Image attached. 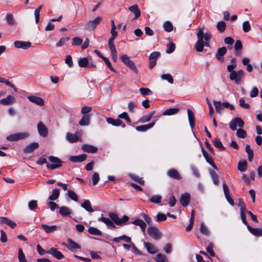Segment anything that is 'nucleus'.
Here are the masks:
<instances>
[{
	"label": "nucleus",
	"mask_w": 262,
	"mask_h": 262,
	"mask_svg": "<svg viewBox=\"0 0 262 262\" xmlns=\"http://www.w3.org/2000/svg\"><path fill=\"white\" fill-rule=\"evenodd\" d=\"M108 216L111 219L105 217H100L98 219V221L104 223L108 228H116L115 224L121 226L129 220V217L126 215H123L122 219H120L118 215L113 212H110Z\"/></svg>",
	"instance_id": "obj_1"
},
{
	"label": "nucleus",
	"mask_w": 262,
	"mask_h": 262,
	"mask_svg": "<svg viewBox=\"0 0 262 262\" xmlns=\"http://www.w3.org/2000/svg\"><path fill=\"white\" fill-rule=\"evenodd\" d=\"M198 41L195 45V49L198 52H201L203 50V38L205 41H208L211 37V35L209 32L204 33V28H199L196 33Z\"/></svg>",
	"instance_id": "obj_2"
},
{
	"label": "nucleus",
	"mask_w": 262,
	"mask_h": 262,
	"mask_svg": "<svg viewBox=\"0 0 262 262\" xmlns=\"http://www.w3.org/2000/svg\"><path fill=\"white\" fill-rule=\"evenodd\" d=\"M48 159L52 164H48L46 166L47 168L50 169H55L62 166L63 161L57 157L50 156L48 157Z\"/></svg>",
	"instance_id": "obj_3"
},
{
	"label": "nucleus",
	"mask_w": 262,
	"mask_h": 262,
	"mask_svg": "<svg viewBox=\"0 0 262 262\" xmlns=\"http://www.w3.org/2000/svg\"><path fill=\"white\" fill-rule=\"evenodd\" d=\"M101 16H97L94 19L89 21L84 26V29L89 31H94L96 27L102 21Z\"/></svg>",
	"instance_id": "obj_4"
},
{
	"label": "nucleus",
	"mask_w": 262,
	"mask_h": 262,
	"mask_svg": "<svg viewBox=\"0 0 262 262\" xmlns=\"http://www.w3.org/2000/svg\"><path fill=\"white\" fill-rule=\"evenodd\" d=\"M147 232L151 238L155 240L159 239L162 236V233L156 226H149L147 228Z\"/></svg>",
	"instance_id": "obj_5"
},
{
	"label": "nucleus",
	"mask_w": 262,
	"mask_h": 262,
	"mask_svg": "<svg viewBox=\"0 0 262 262\" xmlns=\"http://www.w3.org/2000/svg\"><path fill=\"white\" fill-rule=\"evenodd\" d=\"M229 72L230 73L229 76L230 79L234 81L237 84H239L241 83L242 78L244 76V71L243 70H239L237 71H232Z\"/></svg>",
	"instance_id": "obj_6"
},
{
	"label": "nucleus",
	"mask_w": 262,
	"mask_h": 262,
	"mask_svg": "<svg viewBox=\"0 0 262 262\" xmlns=\"http://www.w3.org/2000/svg\"><path fill=\"white\" fill-rule=\"evenodd\" d=\"M28 132H20L8 136L6 138L9 141H17L19 140L25 139L29 136Z\"/></svg>",
	"instance_id": "obj_7"
},
{
	"label": "nucleus",
	"mask_w": 262,
	"mask_h": 262,
	"mask_svg": "<svg viewBox=\"0 0 262 262\" xmlns=\"http://www.w3.org/2000/svg\"><path fill=\"white\" fill-rule=\"evenodd\" d=\"M237 125L239 127H242L244 125V121L239 117H236L234 119L232 120L229 124L230 128L233 130L236 129Z\"/></svg>",
	"instance_id": "obj_8"
},
{
	"label": "nucleus",
	"mask_w": 262,
	"mask_h": 262,
	"mask_svg": "<svg viewBox=\"0 0 262 262\" xmlns=\"http://www.w3.org/2000/svg\"><path fill=\"white\" fill-rule=\"evenodd\" d=\"M160 55V53L159 52H154L150 54L149 56V68L152 69L156 64L157 59L158 57Z\"/></svg>",
	"instance_id": "obj_9"
},
{
	"label": "nucleus",
	"mask_w": 262,
	"mask_h": 262,
	"mask_svg": "<svg viewBox=\"0 0 262 262\" xmlns=\"http://www.w3.org/2000/svg\"><path fill=\"white\" fill-rule=\"evenodd\" d=\"M202 151L204 157L205 158L206 162L209 163L213 168L216 170H218V168L216 165L213 162L212 158L208 154V153L204 149V148H202Z\"/></svg>",
	"instance_id": "obj_10"
},
{
	"label": "nucleus",
	"mask_w": 262,
	"mask_h": 262,
	"mask_svg": "<svg viewBox=\"0 0 262 262\" xmlns=\"http://www.w3.org/2000/svg\"><path fill=\"white\" fill-rule=\"evenodd\" d=\"M108 45L111 51L112 59L114 62H116L117 60V52L114 43V41L108 40Z\"/></svg>",
	"instance_id": "obj_11"
},
{
	"label": "nucleus",
	"mask_w": 262,
	"mask_h": 262,
	"mask_svg": "<svg viewBox=\"0 0 262 262\" xmlns=\"http://www.w3.org/2000/svg\"><path fill=\"white\" fill-rule=\"evenodd\" d=\"M37 130L39 134L41 137H45L48 135V129L46 125L41 121L37 124Z\"/></svg>",
	"instance_id": "obj_12"
},
{
	"label": "nucleus",
	"mask_w": 262,
	"mask_h": 262,
	"mask_svg": "<svg viewBox=\"0 0 262 262\" xmlns=\"http://www.w3.org/2000/svg\"><path fill=\"white\" fill-rule=\"evenodd\" d=\"M47 253L51 254L54 258L57 259H61L64 257V255L59 251L53 247L51 248L47 251Z\"/></svg>",
	"instance_id": "obj_13"
},
{
	"label": "nucleus",
	"mask_w": 262,
	"mask_h": 262,
	"mask_svg": "<svg viewBox=\"0 0 262 262\" xmlns=\"http://www.w3.org/2000/svg\"><path fill=\"white\" fill-rule=\"evenodd\" d=\"M39 147V144L37 142H33L27 145L24 149V152L27 154H30L33 152Z\"/></svg>",
	"instance_id": "obj_14"
},
{
	"label": "nucleus",
	"mask_w": 262,
	"mask_h": 262,
	"mask_svg": "<svg viewBox=\"0 0 262 262\" xmlns=\"http://www.w3.org/2000/svg\"><path fill=\"white\" fill-rule=\"evenodd\" d=\"M14 45L16 48L28 49L31 47V43L29 41H15Z\"/></svg>",
	"instance_id": "obj_15"
},
{
	"label": "nucleus",
	"mask_w": 262,
	"mask_h": 262,
	"mask_svg": "<svg viewBox=\"0 0 262 262\" xmlns=\"http://www.w3.org/2000/svg\"><path fill=\"white\" fill-rule=\"evenodd\" d=\"M190 195L188 193H185L181 195L180 198V204L183 207L187 206L189 203Z\"/></svg>",
	"instance_id": "obj_16"
},
{
	"label": "nucleus",
	"mask_w": 262,
	"mask_h": 262,
	"mask_svg": "<svg viewBox=\"0 0 262 262\" xmlns=\"http://www.w3.org/2000/svg\"><path fill=\"white\" fill-rule=\"evenodd\" d=\"M28 99L31 102L35 103L36 104L39 106H43L44 105L45 102L43 99L40 97L35 96H29L28 97Z\"/></svg>",
	"instance_id": "obj_17"
},
{
	"label": "nucleus",
	"mask_w": 262,
	"mask_h": 262,
	"mask_svg": "<svg viewBox=\"0 0 262 262\" xmlns=\"http://www.w3.org/2000/svg\"><path fill=\"white\" fill-rule=\"evenodd\" d=\"M87 157L85 154H81L78 156H72L70 157L69 160L74 163L82 162L84 161Z\"/></svg>",
	"instance_id": "obj_18"
},
{
	"label": "nucleus",
	"mask_w": 262,
	"mask_h": 262,
	"mask_svg": "<svg viewBox=\"0 0 262 262\" xmlns=\"http://www.w3.org/2000/svg\"><path fill=\"white\" fill-rule=\"evenodd\" d=\"M167 175L171 178L176 180H180L181 177L178 171L176 169H170L167 171Z\"/></svg>",
	"instance_id": "obj_19"
},
{
	"label": "nucleus",
	"mask_w": 262,
	"mask_h": 262,
	"mask_svg": "<svg viewBox=\"0 0 262 262\" xmlns=\"http://www.w3.org/2000/svg\"><path fill=\"white\" fill-rule=\"evenodd\" d=\"M82 149L89 153H95L98 151L97 147L89 144H84L82 146Z\"/></svg>",
	"instance_id": "obj_20"
},
{
	"label": "nucleus",
	"mask_w": 262,
	"mask_h": 262,
	"mask_svg": "<svg viewBox=\"0 0 262 262\" xmlns=\"http://www.w3.org/2000/svg\"><path fill=\"white\" fill-rule=\"evenodd\" d=\"M15 101V98L11 95H8L7 97L0 100V104L4 105H8Z\"/></svg>",
	"instance_id": "obj_21"
},
{
	"label": "nucleus",
	"mask_w": 262,
	"mask_h": 262,
	"mask_svg": "<svg viewBox=\"0 0 262 262\" xmlns=\"http://www.w3.org/2000/svg\"><path fill=\"white\" fill-rule=\"evenodd\" d=\"M227 51L225 47L219 48L215 54V58L219 60H222V57L226 53Z\"/></svg>",
	"instance_id": "obj_22"
},
{
	"label": "nucleus",
	"mask_w": 262,
	"mask_h": 262,
	"mask_svg": "<svg viewBox=\"0 0 262 262\" xmlns=\"http://www.w3.org/2000/svg\"><path fill=\"white\" fill-rule=\"evenodd\" d=\"M144 245L149 253L155 254L158 251V249L150 243L144 242Z\"/></svg>",
	"instance_id": "obj_23"
},
{
	"label": "nucleus",
	"mask_w": 262,
	"mask_h": 262,
	"mask_svg": "<svg viewBox=\"0 0 262 262\" xmlns=\"http://www.w3.org/2000/svg\"><path fill=\"white\" fill-rule=\"evenodd\" d=\"M90 114L84 115L82 116L81 120L79 122V124L81 126H86L90 124Z\"/></svg>",
	"instance_id": "obj_24"
},
{
	"label": "nucleus",
	"mask_w": 262,
	"mask_h": 262,
	"mask_svg": "<svg viewBox=\"0 0 262 262\" xmlns=\"http://www.w3.org/2000/svg\"><path fill=\"white\" fill-rule=\"evenodd\" d=\"M187 114L189 124L191 128H193L195 125V119L193 112L191 110H187Z\"/></svg>",
	"instance_id": "obj_25"
},
{
	"label": "nucleus",
	"mask_w": 262,
	"mask_h": 262,
	"mask_svg": "<svg viewBox=\"0 0 262 262\" xmlns=\"http://www.w3.org/2000/svg\"><path fill=\"white\" fill-rule=\"evenodd\" d=\"M132 223L136 226H138L140 227L142 231L144 233L145 231L146 224V223L142 220L140 219H136L134 220Z\"/></svg>",
	"instance_id": "obj_26"
},
{
	"label": "nucleus",
	"mask_w": 262,
	"mask_h": 262,
	"mask_svg": "<svg viewBox=\"0 0 262 262\" xmlns=\"http://www.w3.org/2000/svg\"><path fill=\"white\" fill-rule=\"evenodd\" d=\"M155 114V111L151 112L147 115L143 116L141 118H140V119L139 120V121L142 123L148 122L151 120V119L153 117Z\"/></svg>",
	"instance_id": "obj_27"
},
{
	"label": "nucleus",
	"mask_w": 262,
	"mask_h": 262,
	"mask_svg": "<svg viewBox=\"0 0 262 262\" xmlns=\"http://www.w3.org/2000/svg\"><path fill=\"white\" fill-rule=\"evenodd\" d=\"M155 122H152L148 124L138 126L136 127V129L138 131L145 132V131L147 130V129L152 127L155 125Z\"/></svg>",
	"instance_id": "obj_28"
},
{
	"label": "nucleus",
	"mask_w": 262,
	"mask_h": 262,
	"mask_svg": "<svg viewBox=\"0 0 262 262\" xmlns=\"http://www.w3.org/2000/svg\"><path fill=\"white\" fill-rule=\"evenodd\" d=\"M247 228L252 234L256 236H260L262 235V229L260 228H254L250 226H248Z\"/></svg>",
	"instance_id": "obj_29"
},
{
	"label": "nucleus",
	"mask_w": 262,
	"mask_h": 262,
	"mask_svg": "<svg viewBox=\"0 0 262 262\" xmlns=\"http://www.w3.org/2000/svg\"><path fill=\"white\" fill-rule=\"evenodd\" d=\"M68 246H67V248L70 250H72L74 249H80L81 247L80 246L72 241L71 239L69 238L68 239Z\"/></svg>",
	"instance_id": "obj_30"
},
{
	"label": "nucleus",
	"mask_w": 262,
	"mask_h": 262,
	"mask_svg": "<svg viewBox=\"0 0 262 262\" xmlns=\"http://www.w3.org/2000/svg\"><path fill=\"white\" fill-rule=\"evenodd\" d=\"M66 139L71 143H75L78 141L79 138L75 134L70 133H67L66 134Z\"/></svg>",
	"instance_id": "obj_31"
},
{
	"label": "nucleus",
	"mask_w": 262,
	"mask_h": 262,
	"mask_svg": "<svg viewBox=\"0 0 262 262\" xmlns=\"http://www.w3.org/2000/svg\"><path fill=\"white\" fill-rule=\"evenodd\" d=\"M106 122L108 124H112V125L115 126H119L120 125H122V121L121 120L119 119L115 120L112 118H107Z\"/></svg>",
	"instance_id": "obj_32"
},
{
	"label": "nucleus",
	"mask_w": 262,
	"mask_h": 262,
	"mask_svg": "<svg viewBox=\"0 0 262 262\" xmlns=\"http://www.w3.org/2000/svg\"><path fill=\"white\" fill-rule=\"evenodd\" d=\"M129 10L135 14V19L138 18L140 16L141 12L137 5L130 7Z\"/></svg>",
	"instance_id": "obj_33"
},
{
	"label": "nucleus",
	"mask_w": 262,
	"mask_h": 262,
	"mask_svg": "<svg viewBox=\"0 0 262 262\" xmlns=\"http://www.w3.org/2000/svg\"><path fill=\"white\" fill-rule=\"evenodd\" d=\"M81 206L88 212H93L94 211V210L91 207V204L88 200H85L81 204Z\"/></svg>",
	"instance_id": "obj_34"
},
{
	"label": "nucleus",
	"mask_w": 262,
	"mask_h": 262,
	"mask_svg": "<svg viewBox=\"0 0 262 262\" xmlns=\"http://www.w3.org/2000/svg\"><path fill=\"white\" fill-rule=\"evenodd\" d=\"M179 111V109L178 108H170L166 110L163 113V115L164 116H170L174 115L178 113Z\"/></svg>",
	"instance_id": "obj_35"
},
{
	"label": "nucleus",
	"mask_w": 262,
	"mask_h": 262,
	"mask_svg": "<svg viewBox=\"0 0 262 262\" xmlns=\"http://www.w3.org/2000/svg\"><path fill=\"white\" fill-rule=\"evenodd\" d=\"M113 241L116 243H119L121 241H124L127 243L131 242V238L125 235L114 238Z\"/></svg>",
	"instance_id": "obj_36"
},
{
	"label": "nucleus",
	"mask_w": 262,
	"mask_h": 262,
	"mask_svg": "<svg viewBox=\"0 0 262 262\" xmlns=\"http://www.w3.org/2000/svg\"><path fill=\"white\" fill-rule=\"evenodd\" d=\"M60 190L59 189H54L52 190V194L49 196L48 199L50 200H56L58 198Z\"/></svg>",
	"instance_id": "obj_37"
},
{
	"label": "nucleus",
	"mask_w": 262,
	"mask_h": 262,
	"mask_svg": "<svg viewBox=\"0 0 262 262\" xmlns=\"http://www.w3.org/2000/svg\"><path fill=\"white\" fill-rule=\"evenodd\" d=\"M245 151L248 154V159L249 161H252L254 154L252 149H251L249 144H246L245 146Z\"/></svg>",
	"instance_id": "obj_38"
},
{
	"label": "nucleus",
	"mask_w": 262,
	"mask_h": 262,
	"mask_svg": "<svg viewBox=\"0 0 262 262\" xmlns=\"http://www.w3.org/2000/svg\"><path fill=\"white\" fill-rule=\"evenodd\" d=\"M247 162L245 160L241 161L238 163V169L241 172H244L247 169Z\"/></svg>",
	"instance_id": "obj_39"
},
{
	"label": "nucleus",
	"mask_w": 262,
	"mask_h": 262,
	"mask_svg": "<svg viewBox=\"0 0 262 262\" xmlns=\"http://www.w3.org/2000/svg\"><path fill=\"white\" fill-rule=\"evenodd\" d=\"M89 60L87 57L80 58L78 60V65L81 68H86L89 66Z\"/></svg>",
	"instance_id": "obj_40"
},
{
	"label": "nucleus",
	"mask_w": 262,
	"mask_h": 262,
	"mask_svg": "<svg viewBox=\"0 0 262 262\" xmlns=\"http://www.w3.org/2000/svg\"><path fill=\"white\" fill-rule=\"evenodd\" d=\"M41 227L47 233L53 232L55 231L57 229V226L56 225L49 226L47 225L42 224L41 225Z\"/></svg>",
	"instance_id": "obj_41"
},
{
	"label": "nucleus",
	"mask_w": 262,
	"mask_h": 262,
	"mask_svg": "<svg viewBox=\"0 0 262 262\" xmlns=\"http://www.w3.org/2000/svg\"><path fill=\"white\" fill-rule=\"evenodd\" d=\"M59 213L63 216H67L71 214L70 209L66 206H62L60 208Z\"/></svg>",
	"instance_id": "obj_42"
},
{
	"label": "nucleus",
	"mask_w": 262,
	"mask_h": 262,
	"mask_svg": "<svg viewBox=\"0 0 262 262\" xmlns=\"http://www.w3.org/2000/svg\"><path fill=\"white\" fill-rule=\"evenodd\" d=\"M163 28L165 31L170 32L173 30V25L169 21H165L163 24Z\"/></svg>",
	"instance_id": "obj_43"
},
{
	"label": "nucleus",
	"mask_w": 262,
	"mask_h": 262,
	"mask_svg": "<svg viewBox=\"0 0 262 262\" xmlns=\"http://www.w3.org/2000/svg\"><path fill=\"white\" fill-rule=\"evenodd\" d=\"M236 59L233 58L231 60L230 64L227 66V69L228 72L234 71L233 70L236 67Z\"/></svg>",
	"instance_id": "obj_44"
},
{
	"label": "nucleus",
	"mask_w": 262,
	"mask_h": 262,
	"mask_svg": "<svg viewBox=\"0 0 262 262\" xmlns=\"http://www.w3.org/2000/svg\"><path fill=\"white\" fill-rule=\"evenodd\" d=\"M213 104L215 107L216 112L220 114L223 111V105L220 101H213Z\"/></svg>",
	"instance_id": "obj_45"
},
{
	"label": "nucleus",
	"mask_w": 262,
	"mask_h": 262,
	"mask_svg": "<svg viewBox=\"0 0 262 262\" xmlns=\"http://www.w3.org/2000/svg\"><path fill=\"white\" fill-rule=\"evenodd\" d=\"M210 174L211 176L214 184L216 185H217L219 184V179L217 173L213 170H210Z\"/></svg>",
	"instance_id": "obj_46"
},
{
	"label": "nucleus",
	"mask_w": 262,
	"mask_h": 262,
	"mask_svg": "<svg viewBox=\"0 0 262 262\" xmlns=\"http://www.w3.org/2000/svg\"><path fill=\"white\" fill-rule=\"evenodd\" d=\"M88 232L92 235H99L102 234V232L100 230L96 228L93 227H90L88 230Z\"/></svg>",
	"instance_id": "obj_47"
},
{
	"label": "nucleus",
	"mask_w": 262,
	"mask_h": 262,
	"mask_svg": "<svg viewBox=\"0 0 262 262\" xmlns=\"http://www.w3.org/2000/svg\"><path fill=\"white\" fill-rule=\"evenodd\" d=\"M42 5H41L39 7L36 8L34 11V15L35 18V23L37 24L39 21L40 18V12L42 9Z\"/></svg>",
	"instance_id": "obj_48"
},
{
	"label": "nucleus",
	"mask_w": 262,
	"mask_h": 262,
	"mask_svg": "<svg viewBox=\"0 0 262 262\" xmlns=\"http://www.w3.org/2000/svg\"><path fill=\"white\" fill-rule=\"evenodd\" d=\"M216 27L219 31L223 32L226 28V23L223 21H219L217 24Z\"/></svg>",
	"instance_id": "obj_49"
},
{
	"label": "nucleus",
	"mask_w": 262,
	"mask_h": 262,
	"mask_svg": "<svg viewBox=\"0 0 262 262\" xmlns=\"http://www.w3.org/2000/svg\"><path fill=\"white\" fill-rule=\"evenodd\" d=\"M68 196L72 200L77 202L78 201V196L73 190H69L67 192Z\"/></svg>",
	"instance_id": "obj_50"
},
{
	"label": "nucleus",
	"mask_w": 262,
	"mask_h": 262,
	"mask_svg": "<svg viewBox=\"0 0 262 262\" xmlns=\"http://www.w3.org/2000/svg\"><path fill=\"white\" fill-rule=\"evenodd\" d=\"M161 78L163 79L167 80L169 83L172 84L173 83V79L172 76L169 74H164L161 75Z\"/></svg>",
	"instance_id": "obj_51"
},
{
	"label": "nucleus",
	"mask_w": 262,
	"mask_h": 262,
	"mask_svg": "<svg viewBox=\"0 0 262 262\" xmlns=\"http://www.w3.org/2000/svg\"><path fill=\"white\" fill-rule=\"evenodd\" d=\"M18 258L19 262H27V260L26 259L25 255L23 253V250L21 248L19 249L18 250Z\"/></svg>",
	"instance_id": "obj_52"
},
{
	"label": "nucleus",
	"mask_w": 262,
	"mask_h": 262,
	"mask_svg": "<svg viewBox=\"0 0 262 262\" xmlns=\"http://www.w3.org/2000/svg\"><path fill=\"white\" fill-rule=\"evenodd\" d=\"M213 145L216 148H219L222 150H225L226 148L223 145L221 141L219 139H215L213 142Z\"/></svg>",
	"instance_id": "obj_53"
},
{
	"label": "nucleus",
	"mask_w": 262,
	"mask_h": 262,
	"mask_svg": "<svg viewBox=\"0 0 262 262\" xmlns=\"http://www.w3.org/2000/svg\"><path fill=\"white\" fill-rule=\"evenodd\" d=\"M236 135L238 138L244 139L246 137L247 133L244 129L239 128L236 131Z\"/></svg>",
	"instance_id": "obj_54"
},
{
	"label": "nucleus",
	"mask_w": 262,
	"mask_h": 262,
	"mask_svg": "<svg viewBox=\"0 0 262 262\" xmlns=\"http://www.w3.org/2000/svg\"><path fill=\"white\" fill-rule=\"evenodd\" d=\"M166 256L161 253H158L155 257V259L157 262H166Z\"/></svg>",
	"instance_id": "obj_55"
},
{
	"label": "nucleus",
	"mask_w": 262,
	"mask_h": 262,
	"mask_svg": "<svg viewBox=\"0 0 262 262\" xmlns=\"http://www.w3.org/2000/svg\"><path fill=\"white\" fill-rule=\"evenodd\" d=\"M121 61L125 65H127L132 60L130 59L128 56L126 54H123L120 57Z\"/></svg>",
	"instance_id": "obj_56"
},
{
	"label": "nucleus",
	"mask_w": 262,
	"mask_h": 262,
	"mask_svg": "<svg viewBox=\"0 0 262 262\" xmlns=\"http://www.w3.org/2000/svg\"><path fill=\"white\" fill-rule=\"evenodd\" d=\"M176 48L175 44L172 42H169L167 45L166 52L168 54L171 53L174 51Z\"/></svg>",
	"instance_id": "obj_57"
},
{
	"label": "nucleus",
	"mask_w": 262,
	"mask_h": 262,
	"mask_svg": "<svg viewBox=\"0 0 262 262\" xmlns=\"http://www.w3.org/2000/svg\"><path fill=\"white\" fill-rule=\"evenodd\" d=\"M140 93L142 95H151L152 92L151 90L147 88H141L139 89Z\"/></svg>",
	"instance_id": "obj_58"
},
{
	"label": "nucleus",
	"mask_w": 262,
	"mask_h": 262,
	"mask_svg": "<svg viewBox=\"0 0 262 262\" xmlns=\"http://www.w3.org/2000/svg\"><path fill=\"white\" fill-rule=\"evenodd\" d=\"M243 47L242 43L240 40H236L234 44V49L236 51V54H239L238 50L242 49Z\"/></svg>",
	"instance_id": "obj_59"
},
{
	"label": "nucleus",
	"mask_w": 262,
	"mask_h": 262,
	"mask_svg": "<svg viewBox=\"0 0 262 262\" xmlns=\"http://www.w3.org/2000/svg\"><path fill=\"white\" fill-rule=\"evenodd\" d=\"M243 29L245 32H248L251 30V26L248 21H245L243 23Z\"/></svg>",
	"instance_id": "obj_60"
},
{
	"label": "nucleus",
	"mask_w": 262,
	"mask_h": 262,
	"mask_svg": "<svg viewBox=\"0 0 262 262\" xmlns=\"http://www.w3.org/2000/svg\"><path fill=\"white\" fill-rule=\"evenodd\" d=\"M238 206L240 207V212L246 211V204L241 198L238 199Z\"/></svg>",
	"instance_id": "obj_61"
},
{
	"label": "nucleus",
	"mask_w": 262,
	"mask_h": 262,
	"mask_svg": "<svg viewBox=\"0 0 262 262\" xmlns=\"http://www.w3.org/2000/svg\"><path fill=\"white\" fill-rule=\"evenodd\" d=\"M6 20L8 23L11 26H13L15 24V21L11 14H8L6 15Z\"/></svg>",
	"instance_id": "obj_62"
},
{
	"label": "nucleus",
	"mask_w": 262,
	"mask_h": 262,
	"mask_svg": "<svg viewBox=\"0 0 262 262\" xmlns=\"http://www.w3.org/2000/svg\"><path fill=\"white\" fill-rule=\"evenodd\" d=\"M161 200V196L158 195H153L150 199V202L156 204L160 203Z\"/></svg>",
	"instance_id": "obj_63"
},
{
	"label": "nucleus",
	"mask_w": 262,
	"mask_h": 262,
	"mask_svg": "<svg viewBox=\"0 0 262 262\" xmlns=\"http://www.w3.org/2000/svg\"><path fill=\"white\" fill-rule=\"evenodd\" d=\"M141 215L148 225L152 226L151 219L148 215L145 213H142Z\"/></svg>",
	"instance_id": "obj_64"
}]
</instances>
